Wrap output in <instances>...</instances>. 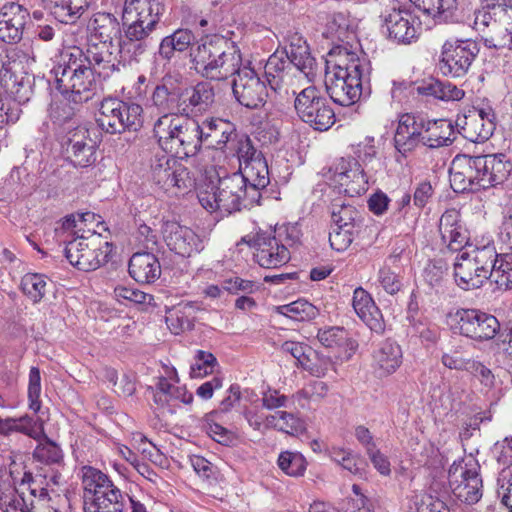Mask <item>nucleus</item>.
<instances>
[{"label": "nucleus", "mask_w": 512, "mask_h": 512, "mask_svg": "<svg viewBox=\"0 0 512 512\" xmlns=\"http://www.w3.org/2000/svg\"><path fill=\"white\" fill-rule=\"evenodd\" d=\"M511 162L504 154L456 155L449 168L451 188L457 193L477 192L503 184Z\"/></svg>", "instance_id": "f257e3e1"}, {"label": "nucleus", "mask_w": 512, "mask_h": 512, "mask_svg": "<svg viewBox=\"0 0 512 512\" xmlns=\"http://www.w3.org/2000/svg\"><path fill=\"white\" fill-rule=\"evenodd\" d=\"M369 65L344 49L335 61H327L326 89L334 103L350 106L362 95L363 84L369 81Z\"/></svg>", "instance_id": "f03ea898"}, {"label": "nucleus", "mask_w": 512, "mask_h": 512, "mask_svg": "<svg viewBox=\"0 0 512 512\" xmlns=\"http://www.w3.org/2000/svg\"><path fill=\"white\" fill-rule=\"evenodd\" d=\"M454 261V279L464 290L478 289L491 275V265L497 260V250L491 237L458 251Z\"/></svg>", "instance_id": "7ed1b4c3"}, {"label": "nucleus", "mask_w": 512, "mask_h": 512, "mask_svg": "<svg viewBox=\"0 0 512 512\" xmlns=\"http://www.w3.org/2000/svg\"><path fill=\"white\" fill-rule=\"evenodd\" d=\"M153 135L162 150L178 156H193L200 149V124L178 115H162L153 125Z\"/></svg>", "instance_id": "20e7f679"}, {"label": "nucleus", "mask_w": 512, "mask_h": 512, "mask_svg": "<svg viewBox=\"0 0 512 512\" xmlns=\"http://www.w3.org/2000/svg\"><path fill=\"white\" fill-rule=\"evenodd\" d=\"M81 479L85 512H123L128 495L124 494L106 474L92 466H83Z\"/></svg>", "instance_id": "39448f33"}, {"label": "nucleus", "mask_w": 512, "mask_h": 512, "mask_svg": "<svg viewBox=\"0 0 512 512\" xmlns=\"http://www.w3.org/2000/svg\"><path fill=\"white\" fill-rule=\"evenodd\" d=\"M249 194L242 176L234 172L220 177L218 184L213 186L211 190L200 191L198 199L207 211L229 215L258 203L257 200L250 199Z\"/></svg>", "instance_id": "423d86ee"}, {"label": "nucleus", "mask_w": 512, "mask_h": 512, "mask_svg": "<svg viewBox=\"0 0 512 512\" xmlns=\"http://www.w3.org/2000/svg\"><path fill=\"white\" fill-rule=\"evenodd\" d=\"M164 13V0H125L122 20L127 40L139 42L145 49V41L157 28Z\"/></svg>", "instance_id": "0eeeda50"}, {"label": "nucleus", "mask_w": 512, "mask_h": 512, "mask_svg": "<svg viewBox=\"0 0 512 512\" xmlns=\"http://www.w3.org/2000/svg\"><path fill=\"white\" fill-rule=\"evenodd\" d=\"M111 251L112 245L92 231L89 236L81 234L69 241L65 247V256L71 265L88 272L106 263Z\"/></svg>", "instance_id": "6e6552de"}, {"label": "nucleus", "mask_w": 512, "mask_h": 512, "mask_svg": "<svg viewBox=\"0 0 512 512\" xmlns=\"http://www.w3.org/2000/svg\"><path fill=\"white\" fill-rule=\"evenodd\" d=\"M480 465L472 456L454 461L448 470V483L454 498L472 505L482 497Z\"/></svg>", "instance_id": "1a4fd4ad"}, {"label": "nucleus", "mask_w": 512, "mask_h": 512, "mask_svg": "<svg viewBox=\"0 0 512 512\" xmlns=\"http://www.w3.org/2000/svg\"><path fill=\"white\" fill-rule=\"evenodd\" d=\"M142 107L118 98H105L99 107L97 123L107 133H121L141 125Z\"/></svg>", "instance_id": "9d476101"}, {"label": "nucleus", "mask_w": 512, "mask_h": 512, "mask_svg": "<svg viewBox=\"0 0 512 512\" xmlns=\"http://www.w3.org/2000/svg\"><path fill=\"white\" fill-rule=\"evenodd\" d=\"M150 174L152 181L167 192L174 189L186 191L194 185L188 169L175 158L174 154L164 150L155 153L152 157Z\"/></svg>", "instance_id": "9b49d317"}, {"label": "nucleus", "mask_w": 512, "mask_h": 512, "mask_svg": "<svg viewBox=\"0 0 512 512\" xmlns=\"http://www.w3.org/2000/svg\"><path fill=\"white\" fill-rule=\"evenodd\" d=\"M294 107L299 118L315 130L327 131L335 123L334 110L314 86L297 94Z\"/></svg>", "instance_id": "f8f14e48"}, {"label": "nucleus", "mask_w": 512, "mask_h": 512, "mask_svg": "<svg viewBox=\"0 0 512 512\" xmlns=\"http://www.w3.org/2000/svg\"><path fill=\"white\" fill-rule=\"evenodd\" d=\"M455 333L483 342L493 339L500 330L498 319L478 309H459L450 316Z\"/></svg>", "instance_id": "ddd939ff"}, {"label": "nucleus", "mask_w": 512, "mask_h": 512, "mask_svg": "<svg viewBox=\"0 0 512 512\" xmlns=\"http://www.w3.org/2000/svg\"><path fill=\"white\" fill-rule=\"evenodd\" d=\"M479 53L478 44L471 39H449L441 48L439 70L445 76L466 75Z\"/></svg>", "instance_id": "4468645a"}, {"label": "nucleus", "mask_w": 512, "mask_h": 512, "mask_svg": "<svg viewBox=\"0 0 512 512\" xmlns=\"http://www.w3.org/2000/svg\"><path fill=\"white\" fill-rule=\"evenodd\" d=\"M65 159L76 168H88L97 161V144L85 127L69 129L61 138Z\"/></svg>", "instance_id": "2eb2a0df"}, {"label": "nucleus", "mask_w": 512, "mask_h": 512, "mask_svg": "<svg viewBox=\"0 0 512 512\" xmlns=\"http://www.w3.org/2000/svg\"><path fill=\"white\" fill-rule=\"evenodd\" d=\"M232 91L239 104L248 109H258L268 98L266 82L249 66H242L233 80Z\"/></svg>", "instance_id": "dca6fc26"}, {"label": "nucleus", "mask_w": 512, "mask_h": 512, "mask_svg": "<svg viewBox=\"0 0 512 512\" xmlns=\"http://www.w3.org/2000/svg\"><path fill=\"white\" fill-rule=\"evenodd\" d=\"M388 37L398 44L416 42L422 30V23L416 15L406 9H392L384 17Z\"/></svg>", "instance_id": "f3484780"}, {"label": "nucleus", "mask_w": 512, "mask_h": 512, "mask_svg": "<svg viewBox=\"0 0 512 512\" xmlns=\"http://www.w3.org/2000/svg\"><path fill=\"white\" fill-rule=\"evenodd\" d=\"M333 181L339 192L349 197L365 193L368 189V180L363 168L353 158H340L334 164Z\"/></svg>", "instance_id": "a211bd4d"}, {"label": "nucleus", "mask_w": 512, "mask_h": 512, "mask_svg": "<svg viewBox=\"0 0 512 512\" xmlns=\"http://www.w3.org/2000/svg\"><path fill=\"white\" fill-rule=\"evenodd\" d=\"M425 123L426 117L419 114L405 113L399 117L394 146L402 156L424 145Z\"/></svg>", "instance_id": "6ab92c4d"}, {"label": "nucleus", "mask_w": 512, "mask_h": 512, "mask_svg": "<svg viewBox=\"0 0 512 512\" xmlns=\"http://www.w3.org/2000/svg\"><path fill=\"white\" fill-rule=\"evenodd\" d=\"M162 233L166 245L175 254L190 257L204 248V241L192 229L174 221L163 224Z\"/></svg>", "instance_id": "aec40b11"}, {"label": "nucleus", "mask_w": 512, "mask_h": 512, "mask_svg": "<svg viewBox=\"0 0 512 512\" xmlns=\"http://www.w3.org/2000/svg\"><path fill=\"white\" fill-rule=\"evenodd\" d=\"M94 74L92 68L86 66L65 76H58L55 80L56 88L75 103L86 102L95 86Z\"/></svg>", "instance_id": "412c9836"}, {"label": "nucleus", "mask_w": 512, "mask_h": 512, "mask_svg": "<svg viewBox=\"0 0 512 512\" xmlns=\"http://www.w3.org/2000/svg\"><path fill=\"white\" fill-rule=\"evenodd\" d=\"M119 45L115 43H95L90 44L87 51V64L99 77L107 79L114 72L120 70L122 62L120 60Z\"/></svg>", "instance_id": "4be33fe9"}, {"label": "nucleus", "mask_w": 512, "mask_h": 512, "mask_svg": "<svg viewBox=\"0 0 512 512\" xmlns=\"http://www.w3.org/2000/svg\"><path fill=\"white\" fill-rule=\"evenodd\" d=\"M456 125L460 127L462 136L474 143L487 141L495 130L492 110L478 109L458 118Z\"/></svg>", "instance_id": "5701e85b"}, {"label": "nucleus", "mask_w": 512, "mask_h": 512, "mask_svg": "<svg viewBox=\"0 0 512 512\" xmlns=\"http://www.w3.org/2000/svg\"><path fill=\"white\" fill-rule=\"evenodd\" d=\"M438 231L442 244L449 250L457 252L467 247L469 232L456 209H447L440 217Z\"/></svg>", "instance_id": "b1692460"}, {"label": "nucleus", "mask_w": 512, "mask_h": 512, "mask_svg": "<svg viewBox=\"0 0 512 512\" xmlns=\"http://www.w3.org/2000/svg\"><path fill=\"white\" fill-rule=\"evenodd\" d=\"M254 248L255 261L266 269L280 268L291 258L290 251L278 243L272 234H258L254 240Z\"/></svg>", "instance_id": "393cba45"}, {"label": "nucleus", "mask_w": 512, "mask_h": 512, "mask_svg": "<svg viewBox=\"0 0 512 512\" xmlns=\"http://www.w3.org/2000/svg\"><path fill=\"white\" fill-rule=\"evenodd\" d=\"M201 143L208 148L224 150L237 138L234 123L222 118H207L200 124Z\"/></svg>", "instance_id": "a878e982"}, {"label": "nucleus", "mask_w": 512, "mask_h": 512, "mask_svg": "<svg viewBox=\"0 0 512 512\" xmlns=\"http://www.w3.org/2000/svg\"><path fill=\"white\" fill-rule=\"evenodd\" d=\"M28 11L20 4L10 2L3 5L0 12V39L6 43L21 40Z\"/></svg>", "instance_id": "bb28decb"}, {"label": "nucleus", "mask_w": 512, "mask_h": 512, "mask_svg": "<svg viewBox=\"0 0 512 512\" xmlns=\"http://www.w3.org/2000/svg\"><path fill=\"white\" fill-rule=\"evenodd\" d=\"M230 43L225 37L215 35L192 48L190 57L195 71L203 76L205 70L211 69V65L229 49Z\"/></svg>", "instance_id": "cd10ccee"}, {"label": "nucleus", "mask_w": 512, "mask_h": 512, "mask_svg": "<svg viewBox=\"0 0 512 512\" xmlns=\"http://www.w3.org/2000/svg\"><path fill=\"white\" fill-rule=\"evenodd\" d=\"M171 80V76L163 77L151 95L152 105L163 115H177L186 112V106L180 103V90L172 85Z\"/></svg>", "instance_id": "c85d7f7f"}, {"label": "nucleus", "mask_w": 512, "mask_h": 512, "mask_svg": "<svg viewBox=\"0 0 512 512\" xmlns=\"http://www.w3.org/2000/svg\"><path fill=\"white\" fill-rule=\"evenodd\" d=\"M287 41L288 46L284 50L286 58L311 80L316 74V63L306 40L298 32H292L287 36Z\"/></svg>", "instance_id": "c756f323"}, {"label": "nucleus", "mask_w": 512, "mask_h": 512, "mask_svg": "<svg viewBox=\"0 0 512 512\" xmlns=\"http://www.w3.org/2000/svg\"><path fill=\"white\" fill-rule=\"evenodd\" d=\"M352 306L358 317L374 332L383 333L385 322L371 295L362 287L353 292Z\"/></svg>", "instance_id": "7c9ffc66"}, {"label": "nucleus", "mask_w": 512, "mask_h": 512, "mask_svg": "<svg viewBox=\"0 0 512 512\" xmlns=\"http://www.w3.org/2000/svg\"><path fill=\"white\" fill-rule=\"evenodd\" d=\"M402 358L400 345L394 340L386 339L374 350L372 366L379 377H386L400 367Z\"/></svg>", "instance_id": "2f4dec72"}, {"label": "nucleus", "mask_w": 512, "mask_h": 512, "mask_svg": "<svg viewBox=\"0 0 512 512\" xmlns=\"http://www.w3.org/2000/svg\"><path fill=\"white\" fill-rule=\"evenodd\" d=\"M236 173L242 176L244 185L249 190L250 199L259 202L261 198L260 191L266 188L270 182L268 165L264 156L241 166V170Z\"/></svg>", "instance_id": "473e14b6"}, {"label": "nucleus", "mask_w": 512, "mask_h": 512, "mask_svg": "<svg viewBox=\"0 0 512 512\" xmlns=\"http://www.w3.org/2000/svg\"><path fill=\"white\" fill-rule=\"evenodd\" d=\"M495 15L499 16L498 23L482 35L484 44L488 48L512 49V6L510 10L497 8Z\"/></svg>", "instance_id": "72a5a7b5"}, {"label": "nucleus", "mask_w": 512, "mask_h": 512, "mask_svg": "<svg viewBox=\"0 0 512 512\" xmlns=\"http://www.w3.org/2000/svg\"><path fill=\"white\" fill-rule=\"evenodd\" d=\"M14 433H20L38 441L45 437L43 421L28 414L20 417H0V435L8 437Z\"/></svg>", "instance_id": "f704fd0d"}, {"label": "nucleus", "mask_w": 512, "mask_h": 512, "mask_svg": "<svg viewBox=\"0 0 512 512\" xmlns=\"http://www.w3.org/2000/svg\"><path fill=\"white\" fill-rule=\"evenodd\" d=\"M129 274L137 282L150 284L161 275V266L157 257L149 252H138L129 261Z\"/></svg>", "instance_id": "c9c22d12"}, {"label": "nucleus", "mask_w": 512, "mask_h": 512, "mask_svg": "<svg viewBox=\"0 0 512 512\" xmlns=\"http://www.w3.org/2000/svg\"><path fill=\"white\" fill-rule=\"evenodd\" d=\"M242 68V55L240 49L230 43L229 49L223 53L217 62L211 65V69L205 70L203 77L211 80H226L238 73Z\"/></svg>", "instance_id": "e433bc0d"}, {"label": "nucleus", "mask_w": 512, "mask_h": 512, "mask_svg": "<svg viewBox=\"0 0 512 512\" xmlns=\"http://www.w3.org/2000/svg\"><path fill=\"white\" fill-rule=\"evenodd\" d=\"M194 34L189 29L179 28L162 38L159 43L157 57L165 63H171L177 54L186 51L194 41Z\"/></svg>", "instance_id": "4c0bfd02"}, {"label": "nucleus", "mask_w": 512, "mask_h": 512, "mask_svg": "<svg viewBox=\"0 0 512 512\" xmlns=\"http://www.w3.org/2000/svg\"><path fill=\"white\" fill-rule=\"evenodd\" d=\"M424 146L428 148H439L451 145L456 139L455 127L448 119L426 118Z\"/></svg>", "instance_id": "58836bf2"}, {"label": "nucleus", "mask_w": 512, "mask_h": 512, "mask_svg": "<svg viewBox=\"0 0 512 512\" xmlns=\"http://www.w3.org/2000/svg\"><path fill=\"white\" fill-rule=\"evenodd\" d=\"M92 37L99 43H114L121 33L120 22L112 13L98 12L93 15L89 23Z\"/></svg>", "instance_id": "ea45409f"}, {"label": "nucleus", "mask_w": 512, "mask_h": 512, "mask_svg": "<svg viewBox=\"0 0 512 512\" xmlns=\"http://www.w3.org/2000/svg\"><path fill=\"white\" fill-rule=\"evenodd\" d=\"M92 0H48L51 14L61 23L73 24L88 9Z\"/></svg>", "instance_id": "a19ab883"}, {"label": "nucleus", "mask_w": 512, "mask_h": 512, "mask_svg": "<svg viewBox=\"0 0 512 512\" xmlns=\"http://www.w3.org/2000/svg\"><path fill=\"white\" fill-rule=\"evenodd\" d=\"M25 484L28 485L31 496L28 506L30 505L31 508L38 512H62L55 507L54 501L49 496L48 490L37 483L33 478L32 473L24 472L21 479V485Z\"/></svg>", "instance_id": "79ce46f5"}, {"label": "nucleus", "mask_w": 512, "mask_h": 512, "mask_svg": "<svg viewBox=\"0 0 512 512\" xmlns=\"http://www.w3.org/2000/svg\"><path fill=\"white\" fill-rule=\"evenodd\" d=\"M410 2L438 21L451 20L458 8L457 0H410Z\"/></svg>", "instance_id": "37998d69"}, {"label": "nucleus", "mask_w": 512, "mask_h": 512, "mask_svg": "<svg viewBox=\"0 0 512 512\" xmlns=\"http://www.w3.org/2000/svg\"><path fill=\"white\" fill-rule=\"evenodd\" d=\"M214 98L215 93L212 85L208 82H199L195 86L186 89L183 106L204 111L213 104Z\"/></svg>", "instance_id": "c03bdc74"}, {"label": "nucleus", "mask_w": 512, "mask_h": 512, "mask_svg": "<svg viewBox=\"0 0 512 512\" xmlns=\"http://www.w3.org/2000/svg\"><path fill=\"white\" fill-rule=\"evenodd\" d=\"M86 66H88L86 52L79 47L73 46L63 51L61 62L52 72L56 80L58 76H65Z\"/></svg>", "instance_id": "a18cd8bd"}, {"label": "nucleus", "mask_w": 512, "mask_h": 512, "mask_svg": "<svg viewBox=\"0 0 512 512\" xmlns=\"http://www.w3.org/2000/svg\"><path fill=\"white\" fill-rule=\"evenodd\" d=\"M333 224L347 228H355L359 218L358 210L343 198H335L330 205Z\"/></svg>", "instance_id": "49530a36"}, {"label": "nucleus", "mask_w": 512, "mask_h": 512, "mask_svg": "<svg viewBox=\"0 0 512 512\" xmlns=\"http://www.w3.org/2000/svg\"><path fill=\"white\" fill-rule=\"evenodd\" d=\"M0 510L1 512H28L26 500L9 482H0Z\"/></svg>", "instance_id": "de8ad7c7"}, {"label": "nucleus", "mask_w": 512, "mask_h": 512, "mask_svg": "<svg viewBox=\"0 0 512 512\" xmlns=\"http://www.w3.org/2000/svg\"><path fill=\"white\" fill-rule=\"evenodd\" d=\"M489 276L498 289L509 290L512 289V260L507 255H499L497 253V260L493 261Z\"/></svg>", "instance_id": "09e8293b"}, {"label": "nucleus", "mask_w": 512, "mask_h": 512, "mask_svg": "<svg viewBox=\"0 0 512 512\" xmlns=\"http://www.w3.org/2000/svg\"><path fill=\"white\" fill-rule=\"evenodd\" d=\"M271 429L280 432L296 435L304 430V422L295 414L287 411H276L270 414Z\"/></svg>", "instance_id": "8fccbe9b"}, {"label": "nucleus", "mask_w": 512, "mask_h": 512, "mask_svg": "<svg viewBox=\"0 0 512 512\" xmlns=\"http://www.w3.org/2000/svg\"><path fill=\"white\" fill-rule=\"evenodd\" d=\"M279 314L295 321H307L318 314L317 308L305 300H297L292 303L277 307Z\"/></svg>", "instance_id": "3c124183"}, {"label": "nucleus", "mask_w": 512, "mask_h": 512, "mask_svg": "<svg viewBox=\"0 0 512 512\" xmlns=\"http://www.w3.org/2000/svg\"><path fill=\"white\" fill-rule=\"evenodd\" d=\"M22 292L34 303H38L46 294V277L37 273L25 274L21 279Z\"/></svg>", "instance_id": "603ef678"}, {"label": "nucleus", "mask_w": 512, "mask_h": 512, "mask_svg": "<svg viewBox=\"0 0 512 512\" xmlns=\"http://www.w3.org/2000/svg\"><path fill=\"white\" fill-rule=\"evenodd\" d=\"M308 357L302 362V367L315 377H324L329 370L334 369V362L328 355L308 348Z\"/></svg>", "instance_id": "864d4df0"}, {"label": "nucleus", "mask_w": 512, "mask_h": 512, "mask_svg": "<svg viewBox=\"0 0 512 512\" xmlns=\"http://www.w3.org/2000/svg\"><path fill=\"white\" fill-rule=\"evenodd\" d=\"M279 468L287 475L302 476L307 467L305 457L299 452L284 451L278 457Z\"/></svg>", "instance_id": "5fc2aeb1"}, {"label": "nucleus", "mask_w": 512, "mask_h": 512, "mask_svg": "<svg viewBox=\"0 0 512 512\" xmlns=\"http://www.w3.org/2000/svg\"><path fill=\"white\" fill-rule=\"evenodd\" d=\"M292 64L289 59L286 58L285 52H276L272 54L265 65V75L272 89H275L279 84L280 73Z\"/></svg>", "instance_id": "6e6d98bb"}, {"label": "nucleus", "mask_w": 512, "mask_h": 512, "mask_svg": "<svg viewBox=\"0 0 512 512\" xmlns=\"http://www.w3.org/2000/svg\"><path fill=\"white\" fill-rule=\"evenodd\" d=\"M351 33L348 19L342 13L333 14L326 25L325 35L334 41L348 42Z\"/></svg>", "instance_id": "4d7b16f0"}, {"label": "nucleus", "mask_w": 512, "mask_h": 512, "mask_svg": "<svg viewBox=\"0 0 512 512\" xmlns=\"http://www.w3.org/2000/svg\"><path fill=\"white\" fill-rule=\"evenodd\" d=\"M355 228H347L333 224L329 233V242L332 249L343 252L351 245L356 234Z\"/></svg>", "instance_id": "13d9d810"}, {"label": "nucleus", "mask_w": 512, "mask_h": 512, "mask_svg": "<svg viewBox=\"0 0 512 512\" xmlns=\"http://www.w3.org/2000/svg\"><path fill=\"white\" fill-rule=\"evenodd\" d=\"M235 152L239 160V170L248 162L263 157V154L253 146L252 140L247 135L238 136L235 139Z\"/></svg>", "instance_id": "bf43d9fd"}, {"label": "nucleus", "mask_w": 512, "mask_h": 512, "mask_svg": "<svg viewBox=\"0 0 512 512\" xmlns=\"http://www.w3.org/2000/svg\"><path fill=\"white\" fill-rule=\"evenodd\" d=\"M36 460L46 464H57L63 459L61 448L53 441L46 439L45 442L39 443L33 452Z\"/></svg>", "instance_id": "052dcab7"}, {"label": "nucleus", "mask_w": 512, "mask_h": 512, "mask_svg": "<svg viewBox=\"0 0 512 512\" xmlns=\"http://www.w3.org/2000/svg\"><path fill=\"white\" fill-rule=\"evenodd\" d=\"M497 8L502 10H510V7H486V5H482L481 9L475 12L474 28L477 31L482 32V35H485V32L493 27V23H498L499 16L495 15Z\"/></svg>", "instance_id": "680f3d73"}, {"label": "nucleus", "mask_w": 512, "mask_h": 512, "mask_svg": "<svg viewBox=\"0 0 512 512\" xmlns=\"http://www.w3.org/2000/svg\"><path fill=\"white\" fill-rule=\"evenodd\" d=\"M41 375L37 367H31L28 383V408L35 414L41 409Z\"/></svg>", "instance_id": "e2e57ef3"}, {"label": "nucleus", "mask_w": 512, "mask_h": 512, "mask_svg": "<svg viewBox=\"0 0 512 512\" xmlns=\"http://www.w3.org/2000/svg\"><path fill=\"white\" fill-rule=\"evenodd\" d=\"M217 360L212 353L198 350L195 363L191 365L190 374L193 378H201L213 373Z\"/></svg>", "instance_id": "0e129e2a"}, {"label": "nucleus", "mask_w": 512, "mask_h": 512, "mask_svg": "<svg viewBox=\"0 0 512 512\" xmlns=\"http://www.w3.org/2000/svg\"><path fill=\"white\" fill-rule=\"evenodd\" d=\"M243 416L254 430L263 431L271 429L270 414H266L263 411V407L258 405L246 407L243 410Z\"/></svg>", "instance_id": "69168bd1"}, {"label": "nucleus", "mask_w": 512, "mask_h": 512, "mask_svg": "<svg viewBox=\"0 0 512 512\" xmlns=\"http://www.w3.org/2000/svg\"><path fill=\"white\" fill-rule=\"evenodd\" d=\"M114 297L120 303L123 301H129L136 304H151V302L154 300L151 294L125 286L115 287Z\"/></svg>", "instance_id": "338daca9"}, {"label": "nucleus", "mask_w": 512, "mask_h": 512, "mask_svg": "<svg viewBox=\"0 0 512 512\" xmlns=\"http://www.w3.org/2000/svg\"><path fill=\"white\" fill-rule=\"evenodd\" d=\"M273 238L283 244L288 251L300 241V229L295 224H287L277 227L273 234Z\"/></svg>", "instance_id": "774afa93"}]
</instances>
